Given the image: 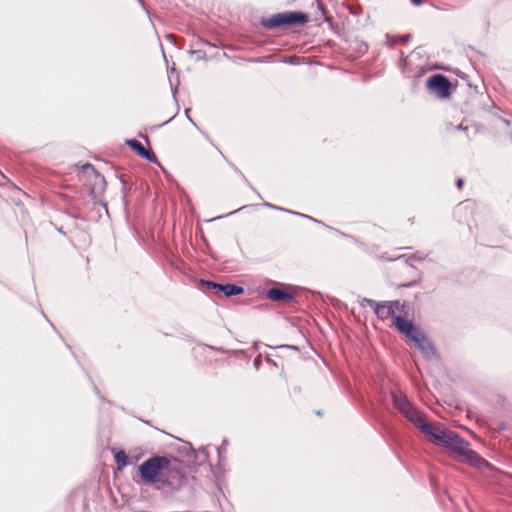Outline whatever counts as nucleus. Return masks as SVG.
Returning <instances> with one entry per match:
<instances>
[{"label": "nucleus", "mask_w": 512, "mask_h": 512, "mask_svg": "<svg viewBox=\"0 0 512 512\" xmlns=\"http://www.w3.org/2000/svg\"><path fill=\"white\" fill-rule=\"evenodd\" d=\"M412 34H402V35H390L386 34V45L387 47L393 49L397 43L406 44L412 39Z\"/></svg>", "instance_id": "nucleus-13"}, {"label": "nucleus", "mask_w": 512, "mask_h": 512, "mask_svg": "<svg viewBox=\"0 0 512 512\" xmlns=\"http://www.w3.org/2000/svg\"><path fill=\"white\" fill-rule=\"evenodd\" d=\"M384 305L389 311L392 310L395 312L396 309H400L399 300L384 301Z\"/></svg>", "instance_id": "nucleus-28"}, {"label": "nucleus", "mask_w": 512, "mask_h": 512, "mask_svg": "<svg viewBox=\"0 0 512 512\" xmlns=\"http://www.w3.org/2000/svg\"><path fill=\"white\" fill-rule=\"evenodd\" d=\"M419 277L417 279H414V280H411L409 282H406V283H401L398 285V288H413V287H416L420 284L421 282V273L419 272Z\"/></svg>", "instance_id": "nucleus-26"}, {"label": "nucleus", "mask_w": 512, "mask_h": 512, "mask_svg": "<svg viewBox=\"0 0 512 512\" xmlns=\"http://www.w3.org/2000/svg\"><path fill=\"white\" fill-rule=\"evenodd\" d=\"M205 346L208 347L209 349H212V350H218L216 347L211 346V345H205Z\"/></svg>", "instance_id": "nucleus-53"}, {"label": "nucleus", "mask_w": 512, "mask_h": 512, "mask_svg": "<svg viewBox=\"0 0 512 512\" xmlns=\"http://www.w3.org/2000/svg\"><path fill=\"white\" fill-rule=\"evenodd\" d=\"M410 1L415 6H420L425 2V0H410Z\"/></svg>", "instance_id": "nucleus-43"}, {"label": "nucleus", "mask_w": 512, "mask_h": 512, "mask_svg": "<svg viewBox=\"0 0 512 512\" xmlns=\"http://www.w3.org/2000/svg\"><path fill=\"white\" fill-rule=\"evenodd\" d=\"M202 134L204 135V138H206L209 142L212 143V140H211V138H210V136H209V134L207 132L202 131Z\"/></svg>", "instance_id": "nucleus-47"}, {"label": "nucleus", "mask_w": 512, "mask_h": 512, "mask_svg": "<svg viewBox=\"0 0 512 512\" xmlns=\"http://www.w3.org/2000/svg\"><path fill=\"white\" fill-rule=\"evenodd\" d=\"M314 223H316V224H318V225H321V226H324V227H326L327 229H329V230H332V231L336 232V233H337V234H339L341 237L349 238V239H352V240L356 241V238H355L354 236L349 235V234H346V233H344V232L340 231V230H339V229H337V228L331 227V226H329V225L325 224V223H324L323 221H321V220L316 219V221H315Z\"/></svg>", "instance_id": "nucleus-22"}, {"label": "nucleus", "mask_w": 512, "mask_h": 512, "mask_svg": "<svg viewBox=\"0 0 512 512\" xmlns=\"http://www.w3.org/2000/svg\"><path fill=\"white\" fill-rule=\"evenodd\" d=\"M216 149L218 150V152L226 159L225 155L223 154L222 150H220L218 147H216Z\"/></svg>", "instance_id": "nucleus-55"}, {"label": "nucleus", "mask_w": 512, "mask_h": 512, "mask_svg": "<svg viewBox=\"0 0 512 512\" xmlns=\"http://www.w3.org/2000/svg\"><path fill=\"white\" fill-rule=\"evenodd\" d=\"M184 113H185L186 118H187V119H188V120H189V121H190L194 126H196V127L198 128V126L196 125V123H195V122L193 121V119L190 117V114H189V113H190V109H189V108H186V109H185V111H184Z\"/></svg>", "instance_id": "nucleus-38"}, {"label": "nucleus", "mask_w": 512, "mask_h": 512, "mask_svg": "<svg viewBox=\"0 0 512 512\" xmlns=\"http://www.w3.org/2000/svg\"><path fill=\"white\" fill-rule=\"evenodd\" d=\"M313 21L316 23L317 26H320L322 23H327L329 25V28L335 33L339 34V26L338 24L334 23L332 16H325L324 18L318 17L317 14L313 18Z\"/></svg>", "instance_id": "nucleus-17"}, {"label": "nucleus", "mask_w": 512, "mask_h": 512, "mask_svg": "<svg viewBox=\"0 0 512 512\" xmlns=\"http://www.w3.org/2000/svg\"><path fill=\"white\" fill-rule=\"evenodd\" d=\"M336 303H340V300L338 299H333Z\"/></svg>", "instance_id": "nucleus-56"}, {"label": "nucleus", "mask_w": 512, "mask_h": 512, "mask_svg": "<svg viewBox=\"0 0 512 512\" xmlns=\"http://www.w3.org/2000/svg\"><path fill=\"white\" fill-rule=\"evenodd\" d=\"M201 43H203L204 45H207V46L216 47V45L214 43H211L208 40H201Z\"/></svg>", "instance_id": "nucleus-46"}, {"label": "nucleus", "mask_w": 512, "mask_h": 512, "mask_svg": "<svg viewBox=\"0 0 512 512\" xmlns=\"http://www.w3.org/2000/svg\"><path fill=\"white\" fill-rule=\"evenodd\" d=\"M360 304L362 307H364L365 305L369 306L370 308L373 309L374 313H376L377 310L381 307V301L378 302L369 298H362Z\"/></svg>", "instance_id": "nucleus-23"}, {"label": "nucleus", "mask_w": 512, "mask_h": 512, "mask_svg": "<svg viewBox=\"0 0 512 512\" xmlns=\"http://www.w3.org/2000/svg\"><path fill=\"white\" fill-rule=\"evenodd\" d=\"M140 158H142L150 163H153V164H159L158 158L155 155V153L147 148L142 153V156H140Z\"/></svg>", "instance_id": "nucleus-24"}, {"label": "nucleus", "mask_w": 512, "mask_h": 512, "mask_svg": "<svg viewBox=\"0 0 512 512\" xmlns=\"http://www.w3.org/2000/svg\"><path fill=\"white\" fill-rule=\"evenodd\" d=\"M41 314H42V316L46 319V321H47V322H49V324L51 325V327L56 331L55 326L50 322V320L48 319V317L46 316V314H45L43 311H41Z\"/></svg>", "instance_id": "nucleus-44"}, {"label": "nucleus", "mask_w": 512, "mask_h": 512, "mask_svg": "<svg viewBox=\"0 0 512 512\" xmlns=\"http://www.w3.org/2000/svg\"><path fill=\"white\" fill-rule=\"evenodd\" d=\"M125 143L139 157L142 156V153L146 149L144 145L135 138L127 139Z\"/></svg>", "instance_id": "nucleus-18"}, {"label": "nucleus", "mask_w": 512, "mask_h": 512, "mask_svg": "<svg viewBox=\"0 0 512 512\" xmlns=\"http://www.w3.org/2000/svg\"><path fill=\"white\" fill-rule=\"evenodd\" d=\"M228 441L224 439L219 447H217L218 454V465L216 466V470L219 473H224L225 465H226V449H227Z\"/></svg>", "instance_id": "nucleus-14"}, {"label": "nucleus", "mask_w": 512, "mask_h": 512, "mask_svg": "<svg viewBox=\"0 0 512 512\" xmlns=\"http://www.w3.org/2000/svg\"><path fill=\"white\" fill-rule=\"evenodd\" d=\"M397 331L404 335L424 356L425 359H432L437 355V351L433 343L429 340L425 331L406 316H398L394 322Z\"/></svg>", "instance_id": "nucleus-3"}, {"label": "nucleus", "mask_w": 512, "mask_h": 512, "mask_svg": "<svg viewBox=\"0 0 512 512\" xmlns=\"http://www.w3.org/2000/svg\"><path fill=\"white\" fill-rule=\"evenodd\" d=\"M138 1H139V3L142 5V7L146 10V7H145V3H144V1H143V0H138Z\"/></svg>", "instance_id": "nucleus-52"}, {"label": "nucleus", "mask_w": 512, "mask_h": 512, "mask_svg": "<svg viewBox=\"0 0 512 512\" xmlns=\"http://www.w3.org/2000/svg\"><path fill=\"white\" fill-rule=\"evenodd\" d=\"M316 2V10L314 12V16L317 14L318 17L324 18L325 16H330L329 11L322 0H315Z\"/></svg>", "instance_id": "nucleus-21"}, {"label": "nucleus", "mask_w": 512, "mask_h": 512, "mask_svg": "<svg viewBox=\"0 0 512 512\" xmlns=\"http://www.w3.org/2000/svg\"><path fill=\"white\" fill-rule=\"evenodd\" d=\"M215 497H216V501H217L218 506L221 508V503H220L219 497L217 495Z\"/></svg>", "instance_id": "nucleus-54"}, {"label": "nucleus", "mask_w": 512, "mask_h": 512, "mask_svg": "<svg viewBox=\"0 0 512 512\" xmlns=\"http://www.w3.org/2000/svg\"><path fill=\"white\" fill-rule=\"evenodd\" d=\"M66 347L71 351L72 355L76 357L75 353L72 351V348L69 344L66 343Z\"/></svg>", "instance_id": "nucleus-50"}, {"label": "nucleus", "mask_w": 512, "mask_h": 512, "mask_svg": "<svg viewBox=\"0 0 512 512\" xmlns=\"http://www.w3.org/2000/svg\"><path fill=\"white\" fill-rule=\"evenodd\" d=\"M189 54L194 55L195 59L197 61L205 60L206 59V52L204 50L196 49V50H189Z\"/></svg>", "instance_id": "nucleus-27"}, {"label": "nucleus", "mask_w": 512, "mask_h": 512, "mask_svg": "<svg viewBox=\"0 0 512 512\" xmlns=\"http://www.w3.org/2000/svg\"><path fill=\"white\" fill-rule=\"evenodd\" d=\"M262 206H264L266 208H269V209H272V210H277V211L285 212V213L290 212V209L283 208V207L277 206V205L269 203V202H264L262 204Z\"/></svg>", "instance_id": "nucleus-29"}, {"label": "nucleus", "mask_w": 512, "mask_h": 512, "mask_svg": "<svg viewBox=\"0 0 512 512\" xmlns=\"http://www.w3.org/2000/svg\"><path fill=\"white\" fill-rule=\"evenodd\" d=\"M266 297L275 302L293 303L296 301V294L279 287L267 289Z\"/></svg>", "instance_id": "nucleus-9"}, {"label": "nucleus", "mask_w": 512, "mask_h": 512, "mask_svg": "<svg viewBox=\"0 0 512 512\" xmlns=\"http://www.w3.org/2000/svg\"><path fill=\"white\" fill-rule=\"evenodd\" d=\"M82 171L92 178L91 182L89 183V194L92 197L94 203L101 204L108 213L107 203L101 200L107 186L105 177L100 172H98L91 163H85L82 165Z\"/></svg>", "instance_id": "nucleus-6"}, {"label": "nucleus", "mask_w": 512, "mask_h": 512, "mask_svg": "<svg viewBox=\"0 0 512 512\" xmlns=\"http://www.w3.org/2000/svg\"><path fill=\"white\" fill-rule=\"evenodd\" d=\"M174 117H175V115H174V116H172L171 118H169L168 120L164 121V122H163V123H161V124H157V125H153V126H151V127H150V130H152V131H153V130H156V129H158V128H160V127H162V126H164V125L168 124L169 122H171V121L173 120V118H174Z\"/></svg>", "instance_id": "nucleus-33"}, {"label": "nucleus", "mask_w": 512, "mask_h": 512, "mask_svg": "<svg viewBox=\"0 0 512 512\" xmlns=\"http://www.w3.org/2000/svg\"><path fill=\"white\" fill-rule=\"evenodd\" d=\"M277 348H287V349H292V350H294V351H299V347H298V346H295V345H288V344L280 345V346H278Z\"/></svg>", "instance_id": "nucleus-37"}, {"label": "nucleus", "mask_w": 512, "mask_h": 512, "mask_svg": "<svg viewBox=\"0 0 512 512\" xmlns=\"http://www.w3.org/2000/svg\"><path fill=\"white\" fill-rule=\"evenodd\" d=\"M426 88L435 97L446 100L451 97L456 86L452 83L448 76L435 73L426 80Z\"/></svg>", "instance_id": "nucleus-7"}, {"label": "nucleus", "mask_w": 512, "mask_h": 512, "mask_svg": "<svg viewBox=\"0 0 512 512\" xmlns=\"http://www.w3.org/2000/svg\"><path fill=\"white\" fill-rule=\"evenodd\" d=\"M464 182H465L464 179L459 177V178L456 179L455 185H456V187L458 189H461L463 187V185H464Z\"/></svg>", "instance_id": "nucleus-39"}, {"label": "nucleus", "mask_w": 512, "mask_h": 512, "mask_svg": "<svg viewBox=\"0 0 512 512\" xmlns=\"http://www.w3.org/2000/svg\"><path fill=\"white\" fill-rule=\"evenodd\" d=\"M113 456L118 470H122L126 466L136 463L139 459L138 457L131 459L123 449L115 450Z\"/></svg>", "instance_id": "nucleus-12"}, {"label": "nucleus", "mask_w": 512, "mask_h": 512, "mask_svg": "<svg viewBox=\"0 0 512 512\" xmlns=\"http://www.w3.org/2000/svg\"><path fill=\"white\" fill-rule=\"evenodd\" d=\"M409 307V304L407 301H404L403 303L400 302V309L406 314L407 311H406V308Z\"/></svg>", "instance_id": "nucleus-41"}, {"label": "nucleus", "mask_w": 512, "mask_h": 512, "mask_svg": "<svg viewBox=\"0 0 512 512\" xmlns=\"http://www.w3.org/2000/svg\"><path fill=\"white\" fill-rule=\"evenodd\" d=\"M256 206H258V204L244 205V206H242V207H240V208H238V209H236L234 211H231V212H229V213H227L225 215L217 216V217L211 219L210 221L222 219L224 217H227V216H230V215H234V214L238 213L241 210H244V209H247V208H251V207H256Z\"/></svg>", "instance_id": "nucleus-25"}, {"label": "nucleus", "mask_w": 512, "mask_h": 512, "mask_svg": "<svg viewBox=\"0 0 512 512\" xmlns=\"http://www.w3.org/2000/svg\"><path fill=\"white\" fill-rule=\"evenodd\" d=\"M169 83L171 87V93L175 101H177L178 86L180 85L179 77L177 75V69L175 65L168 70Z\"/></svg>", "instance_id": "nucleus-15"}, {"label": "nucleus", "mask_w": 512, "mask_h": 512, "mask_svg": "<svg viewBox=\"0 0 512 512\" xmlns=\"http://www.w3.org/2000/svg\"><path fill=\"white\" fill-rule=\"evenodd\" d=\"M119 181L121 183V201L124 207L125 212L128 211L129 201L128 197L135 190L134 184L125 179L124 175H119Z\"/></svg>", "instance_id": "nucleus-11"}, {"label": "nucleus", "mask_w": 512, "mask_h": 512, "mask_svg": "<svg viewBox=\"0 0 512 512\" xmlns=\"http://www.w3.org/2000/svg\"><path fill=\"white\" fill-rule=\"evenodd\" d=\"M316 415L317 416H322L323 415V411L322 410H317L316 411Z\"/></svg>", "instance_id": "nucleus-51"}, {"label": "nucleus", "mask_w": 512, "mask_h": 512, "mask_svg": "<svg viewBox=\"0 0 512 512\" xmlns=\"http://www.w3.org/2000/svg\"><path fill=\"white\" fill-rule=\"evenodd\" d=\"M266 362L270 365L277 366V363L270 357H266Z\"/></svg>", "instance_id": "nucleus-45"}, {"label": "nucleus", "mask_w": 512, "mask_h": 512, "mask_svg": "<svg viewBox=\"0 0 512 512\" xmlns=\"http://www.w3.org/2000/svg\"><path fill=\"white\" fill-rule=\"evenodd\" d=\"M186 448H188L189 454L193 455V464H194L195 470L198 467H200L201 465H203L204 463H206V464H208L210 470L213 472L215 477L216 478L218 477L217 474L219 472H217L216 468H213L212 464L209 461V452H208L207 448L202 447L199 450H195L191 443H186Z\"/></svg>", "instance_id": "nucleus-8"}, {"label": "nucleus", "mask_w": 512, "mask_h": 512, "mask_svg": "<svg viewBox=\"0 0 512 512\" xmlns=\"http://www.w3.org/2000/svg\"><path fill=\"white\" fill-rule=\"evenodd\" d=\"M411 259H415L416 261H422V258H421V257H417L416 255H410V256L407 258V260H406V262L410 265V267H411V268H413L414 270H417V269H416V267H415L414 265H412V264H410V263H409V261H410Z\"/></svg>", "instance_id": "nucleus-35"}, {"label": "nucleus", "mask_w": 512, "mask_h": 512, "mask_svg": "<svg viewBox=\"0 0 512 512\" xmlns=\"http://www.w3.org/2000/svg\"><path fill=\"white\" fill-rule=\"evenodd\" d=\"M57 231H58L59 233L63 234V235H66V232L63 230V227H62V226H61V227H59V228H57Z\"/></svg>", "instance_id": "nucleus-48"}, {"label": "nucleus", "mask_w": 512, "mask_h": 512, "mask_svg": "<svg viewBox=\"0 0 512 512\" xmlns=\"http://www.w3.org/2000/svg\"><path fill=\"white\" fill-rule=\"evenodd\" d=\"M229 165L233 168V170L241 177L244 183L252 189L258 196V198H262L261 194L254 188V186L249 182L246 176L242 173V171L232 162L228 161Z\"/></svg>", "instance_id": "nucleus-20"}, {"label": "nucleus", "mask_w": 512, "mask_h": 512, "mask_svg": "<svg viewBox=\"0 0 512 512\" xmlns=\"http://www.w3.org/2000/svg\"><path fill=\"white\" fill-rule=\"evenodd\" d=\"M309 21V15L303 11H284L262 17L259 24L266 30H279L295 26H304Z\"/></svg>", "instance_id": "nucleus-5"}, {"label": "nucleus", "mask_w": 512, "mask_h": 512, "mask_svg": "<svg viewBox=\"0 0 512 512\" xmlns=\"http://www.w3.org/2000/svg\"><path fill=\"white\" fill-rule=\"evenodd\" d=\"M133 480L140 485H154L157 489L164 486L170 491L186 489L191 494L188 501L195 500V489L185 487L187 484L185 472L180 467L172 465L171 459L166 455H152L138 465Z\"/></svg>", "instance_id": "nucleus-1"}, {"label": "nucleus", "mask_w": 512, "mask_h": 512, "mask_svg": "<svg viewBox=\"0 0 512 512\" xmlns=\"http://www.w3.org/2000/svg\"><path fill=\"white\" fill-rule=\"evenodd\" d=\"M253 365L256 368V370H258L261 367V365H262V357H261V355H258V356H256L254 358Z\"/></svg>", "instance_id": "nucleus-32"}, {"label": "nucleus", "mask_w": 512, "mask_h": 512, "mask_svg": "<svg viewBox=\"0 0 512 512\" xmlns=\"http://www.w3.org/2000/svg\"><path fill=\"white\" fill-rule=\"evenodd\" d=\"M220 284H221L220 282H216V281L209 280V279H201L200 280V285L203 288L212 291L215 295H217V293L219 291Z\"/></svg>", "instance_id": "nucleus-19"}, {"label": "nucleus", "mask_w": 512, "mask_h": 512, "mask_svg": "<svg viewBox=\"0 0 512 512\" xmlns=\"http://www.w3.org/2000/svg\"><path fill=\"white\" fill-rule=\"evenodd\" d=\"M244 288L236 283H221L217 296L234 297L244 294Z\"/></svg>", "instance_id": "nucleus-10"}, {"label": "nucleus", "mask_w": 512, "mask_h": 512, "mask_svg": "<svg viewBox=\"0 0 512 512\" xmlns=\"http://www.w3.org/2000/svg\"><path fill=\"white\" fill-rule=\"evenodd\" d=\"M93 390L94 392L96 393V395L98 396V398L102 401V402H108L105 397L100 393V390L99 388L96 386V385H93Z\"/></svg>", "instance_id": "nucleus-34"}, {"label": "nucleus", "mask_w": 512, "mask_h": 512, "mask_svg": "<svg viewBox=\"0 0 512 512\" xmlns=\"http://www.w3.org/2000/svg\"><path fill=\"white\" fill-rule=\"evenodd\" d=\"M389 394L394 409L424 434L431 423L426 420L425 414L416 406L404 391L400 389H392Z\"/></svg>", "instance_id": "nucleus-4"}, {"label": "nucleus", "mask_w": 512, "mask_h": 512, "mask_svg": "<svg viewBox=\"0 0 512 512\" xmlns=\"http://www.w3.org/2000/svg\"><path fill=\"white\" fill-rule=\"evenodd\" d=\"M180 452H181L184 456H186V457H188V458H192V459H193V455H192V454H189V450H188V448H186V444L183 446V448L180 450Z\"/></svg>", "instance_id": "nucleus-36"}, {"label": "nucleus", "mask_w": 512, "mask_h": 512, "mask_svg": "<svg viewBox=\"0 0 512 512\" xmlns=\"http://www.w3.org/2000/svg\"><path fill=\"white\" fill-rule=\"evenodd\" d=\"M424 436L431 443L447 451L449 454L462 458V461L471 467L484 469L491 466L488 460L470 448L468 440L440 422H431L426 432H424Z\"/></svg>", "instance_id": "nucleus-2"}, {"label": "nucleus", "mask_w": 512, "mask_h": 512, "mask_svg": "<svg viewBox=\"0 0 512 512\" xmlns=\"http://www.w3.org/2000/svg\"><path fill=\"white\" fill-rule=\"evenodd\" d=\"M306 219L309 220V221H312V222L316 221V218H314V217H312L310 215H307Z\"/></svg>", "instance_id": "nucleus-49"}, {"label": "nucleus", "mask_w": 512, "mask_h": 512, "mask_svg": "<svg viewBox=\"0 0 512 512\" xmlns=\"http://www.w3.org/2000/svg\"><path fill=\"white\" fill-rule=\"evenodd\" d=\"M288 214H292V215H295V216H298L301 218H305V219L307 217V214H303L301 212H297V211H293V210H290V212H288Z\"/></svg>", "instance_id": "nucleus-40"}, {"label": "nucleus", "mask_w": 512, "mask_h": 512, "mask_svg": "<svg viewBox=\"0 0 512 512\" xmlns=\"http://www.w3.org/2000/svg\"><path fill=\"white\" fill-rule=\"evenodd\" d=\"M455 129L458 130V131H466V130H468V127L464 126L462 123H460L459 125H457L455 127Z\"/></svg>", "instance_id": "nucleus-42"}, {"label": "nucleus", "mask_w": 512, "mask_h": 512, "mask_svg": "<svg viewBox=\"0 0 512 512\" xmlns=\"http://www.w3.org/2000/svg\"><path fill=\"white\" fill-rule=\"evenodd\" d=\"M375 314L378 317V319H380L382 321L386 320L389 317H391L392 318V325L393 326H394V322L396 321V318L398 316H402L401 314H396L392 310H390V311L387 310V308L384 305V301H381V307L377 310V312Z\"/></svg>", "instance_id": "nucleus-16"}, {"label": "nucleus", "mask_w": 512, "mask_h": 512, "mask_svg": "<svg viewBox=\"0 0 512 512\" xmlns=\"http://www.w3.org/2000/svg\"><path fill=\"white\" fill-rule=\"evenodd\" d=\"M283 63L298 65L300 64V58L298 56H289L282 60Z\"/></svg>", "instance_id": "nucleus-30"}, {"label": "nucleus", "mask_w": 512, "mask_h": 512, "mask_svg": "<svg viewBox=\"0 0 512 512\" xmlns=\"http://www.w3.org/2000/svg\"><path fill=\"white\" fill-rule=\"evenodd\" d=\"M407 64V56L404 54V52H400V59H399V63H398V66L404 70L405 66Z\"/></svg>", "instance_id": "nucleus-31"}]
</instances>
